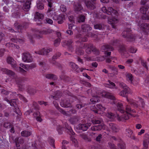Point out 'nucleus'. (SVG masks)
Returning a JSON list of instances; mask_svg holds the SVG:
<instances>
[{
    "label": "nucleus",
    "instance_id": "f257e3e1",
    "mask_svg": "<svg viewBox=\"0 0 149 149\" xmlns=\"http://www.w3.org/2000/svg\"><path fill=\"white\" fill-rule=\"evenodd\" d=\"M102 95L105 97L110 99L113 101L112 104H114L117 107L118 110L121 113L122 115L117 114L116 116L111 112L108 113L106 115L107 117L111 120L114 119L116 117L119 121H125L126 120L128 119L131 117H135L136 115L133 114L136 113V111L132 109L129 105H127L125 107V111L124 110L123 104L118 100H117L115 97L112 94L108 92L103 93Z\"/></svg>",
    "mask_w": 149,
    "mask_h": 149
},
{
    "label": "nucleus",
    "instance_id": "f03ea898",
    "mask_svg": "<svg viewBox=\"0 0 149 149\" xmlns=\"http://www.w3.org/2000/svg\"><path fill=\"white\" fill-rule=\"evenodd\" d=\"M101 11L103 13H105L109 15H110L111 17L109 18V17L104 15L101 16L104 19H105L107 18H108V23L111 25L112 27L115 28L116 27V24L118 22V19L115 17L118 15V12L115 10H114L112 8L109 7L107 9L105 6L103 7Z\"/></svg>",
    "mask_w": 149,
    "mask_h": 149
},
{
    "label": "nucleus",
    "instance_id": "7ed1b4c3",
    "mask_svg": "<svg viewBox=\"0 0 149 149\" xmlns=\"http://www.w3.org/2000/svg\"><path fill=\"white\" fill-rule=\"evenodd\" d=\"M101 121L100 118L93 115H90L87 117V123L85 124H79L77 126V128L79 130L86 131L91 126L92 123L93 124H100Z\"/></svg>",
    "mask_w": 149,
    "mask_h": 149
},
{
    "label": "nucleus",
    "instance_id": "20e7f679",
    "mask_svg": "<svg viewBox=\"0 0 149 149\" xmlns=\"http://www.w3.org/2000/svg\"><path fill=\"white\" fill-rule=\"evenodd\" d=\"M82 42H83L80 41H77L76 42V43L77 45L79 46L76 49V54L79 55H83L84 54V51L82 50V49H86L85 51L86 53L88 54H90L93 48V44L91 43H84Z\"/></svg>",
    "mask_w": 149,
    "mask_h": 149
},
{
    "label": "nucleus",
    "instance_id": "39448f33",
    "mask_svg": "<svg viewBox=\"0 0 149 149\" xmlns=\"http://www.w3.org/2000/svg\"><path fill=\"white\" fill-rule=\"evenodd\" d=\"M47 14L49 17H52L54 20H58V24H62L65 18V15L63 14H61L58 15L56 12L51 9L48 10Z\"/></svg>",
    "mask_w": 149,
    "mask_h": 149
},
{
    "label": "nucleus",
    "instance_id": "423d86ee",
    "mask_svg": "<svg viewBox=\"0 0 149 149\" xmlns=\"http://www.w3.org/2000/svg\"><path fill=\"white\" fill-rule=\"evenodd\" d=\"M35 33L34 34V35H31L29 33L28 34V36L29 38L30 39V41L33 43V38L34 37H36L37 38H40L42 37V35L39 34L37 35V34H47L50 33L51 30H48L46 29H43L41 31L38 30L36 29H35Z\"/></svg>",
    "mask_w": 149,
    "mask_h": 149
},
{
    "label": "nucleus",
    "instance_id": "0eeeda50",
    "mask_svg": "<svg viewBox=\"0 0 149 149\" xmlns=\"http://www.w3.org/2000/svg\"><path fill=\"white\" fill-rule=\"evenodd\" d=\"M139 100L138 101H136L133 99L127 98V101L129 103L135 107H137L139 106L143 107L145 105V103L141 97H139Z\"/></svg>",
    "mask_w": 149,
    "mask_h": 149
},
{
    "label": "nucleus",
    "instance_id": "6e6552de",
    "mask_svg": "<svg viewBox=\"0 0 149 149\" xmlns=\"http://www.w3.org/2000/svg\"><path fill=\"white\" fill-rule=\"evenodd\" d=\"M131 31L130 28H127L125 31H123L122 35L123 37L127 38L128 41L132 42L135 40L136 38L134 35L130 33Z\"/></svg>",
    "mask_w": 149,
    "mask_h": 149
},
{
    "label": "nucleus",
    "instance_id": "1a4fd4ad",
    "mask_svg": "<svg viewBox=\"0 0 149 149\" xmlns=\"http://www.w3.org/2000/svg\"><path fill=\"white\" fill-rule=\"evenodd\" d=\"M101 49L102 51L104 52V56L105 57H109L111 54V52L109 51H113L114 50V48L111 46L108 45H105L102 46L101 47Z\"/></svg>",
    "mask_w": 149,
    "mask_h": 149
},
{
    "label": "nucleus",
    "instance_id": "9d476101",
    "mask_svg": "<svg viewBox=\"0 0 149 149\" xmlns=\"http://www.w3.org/2000/svg\"><path fill=\"white\" fill-rule=\"evenodd\" d=\"M17 101L18 100L16 99H12L10 101L9 104L11 106L14 107L13 109V111L17 114L20 116L22 114V113L19 107L17 105Z\"/></svg>",
    "mask_w": 149,
    "mask_h": 149
},
{
    "label": "nucleus",
    "instance_id": "9b49d317",
    "mask_svg": "<svg viewBox=\"0 0 149 149\" xmlns=\"http://www.w3.org/2000/svg\"><path fill=\"white\" fill-rule=\"evenodd\" d=\"M95 36L94 34L91 32H89L87 34L86 36H84L83 35L79 34L76 36L77 38L79 39L78 41H80L82 42H85L87 41L88 38L87 37H92Z\"/></svg>",
    "mask_w": 149,
    "mask_h": 149
},
{
    "label": "nucleus",
    "instance_id": "f8f14e48",
    "mask_svg": "<svg viewBox=\"0 0 149 149\" xmlns=\"http://www.w3.org/2000/svg\"><path fill=\"white\" fill-rule=\"evenodd\" d=\"M52 48L49 47L43 48L40 50L35 51V53L37 54L41 55H47L48 53L52 51Z\"/></svg>",
    "mask_w": 149,
    "mask_h": 149
},
{
    "label": "nucleus",
    "instance_id": "ddd939ff",
    "mask_svg": "<svg viewBox=\"0 0 149 149\" xmlns=\"http://www.w3.org/2000/svg\"><path fill=\"white\" fill-rule=\"evenodd\" d=\"M22 59L23 61L25 62H31L33 60L31 55L29 52L23 53Z\"/></svg>",
    "mask_w": 149,
    "mask_h": 149
},
{
    "label": "nucleus",
    "instance_id": "4468645a",
    "mask_svg": "<svg viewBox=\"0 0 149 149\" xmlns=\"http://www.w3.org/2000/svg\"><path fill=\"white\" fill-rule=\"evenodd\" d=\"M97 108L94 109L93 111L96 113L100 114L104 111H105L106 108L104 106H103L100 104H97L96 105Z\"/></svg>",
    "mask_w": 149,
    "mask_h": 149
},
{
    "label": "nucleus",
    "instance_id": "2eb2a0df",
    "mask_svg": "<svg viewBox=\"0 0 149 149\" xmlns=\"http://www.w3.org/2000/svg\"><path fill=\"white\" fill-rule=\"evenodd\" d=\"M148 8L147 7L143 6L140 9L141 13L145 14L142 16V17L143 19L149 20V15L146 14Z\"/></svg>",
    "mask_w": 149,
    "mask_h": 149
},
{
    "label": "nucleus",
    "instance_id": "dca6fc26",
    "mask_svg": "<svg viewBox=\"0 0 149 149\" xmlns=\"http://www.w3.org/2000/svg\"><path fill=\"white\" fill-rule=\"evenodd\" d=\"M73 41L72 40L69 39L68 40L65 41L63 42V45L67 46L68 48V50L71 52H73L74 50V47L72 45Z\"/></svg>",
    "mask_w": 149,
    "mask_h": 149
},
{
    "label": "nucleus",
    "instance_id": "f3484780",
    "mask_svg": "<svg viewBox=\"0 0 149 149\" xmlns=\"http://www.w3.org/2000/svg\"><path fill=\"white\" fill-rule=\"evenodd\" d=\"M20 66L19 67L18 70L19 72L25 75L26 74V71L24 69L28 71L27 66L28 65H24L23 63L19 64Z\"/></svg>",
    "mask_w": 149,
    "mask_h": 149
},
{
    "label": "nucleus",
    "instance_id": "a211bd4d",
    "mask_svg": "<svg viewBox=\"0 0 149 149\" xmlns=\"http://www.w3.org/2000/svg\"><path fill=\"white\" fill-rule=\"evenodd\" d=\"M24 82V79L23 78H20L19 79L18 81H16L19 89L20 91H22L25 89V86L23 84Z\"/></svg>",
    "mask_w": 149,
    "mask_h": 149
},
{
    "label": "nucleus",
    "instance_id": "6ab92c4d",
    "mask_svg": "<svg viewBox=\"0 0 149 149\" xmlns=\"http://www.w3.org/2000/svg\"><path fill=\"white\" fill-rule=\"evenodd\" d=\"M130 89L128 87H126L119 93V95L122 96L127 97L128 95L130 93Z\"/></svg>",
    "mask_w": 149,
    "mask_h": 149
},
{
    "label": "nucleus",
    "instance_id": "aec40b11",
    "mask_svg": "<svg viewBox=\"0 0 149 149\" xmlns=\"http://www.w3.org/2000/svg\"><path fill=\"white\" fill-rule=\"evenodd\" d=\"M83 8L81 4L79 2L75 3L74 5V10L76 13H78V12H81L83 10Z\"/></svg>",
    "mask_w": 149,
    "mask_h": 149
},
{
    "label": "nucleus",
    "instance_id": "412c9836",
    "mask_svg": "<svg viewBox=\"0 0 149 149\" xmlns=\"http://www.w3.org/2000/svg\"><path fill=\"white\" fill-rule=\"evenodd\" d=\"M7 63L11 65V66L13 68L16 67L17 64L16 61L11 57H8L6 60Z\"/></svg>",
    "mask_w": 149,
    "mask_h": 149
},
{
    "label": "nucleus",
    "instance_id": "4be33fe9",
    "mask_svg": "<svg viewBox=\"0 0 149 149\" xmlns=\"http://www.w3.org/2000/svg\"><path fill=\"white\" fill-rule=\"evenodd\" d=\"M61 53L60 52L56 53L55 55H54L52 57V60L54 61L52 63L55 65L58 68H60L61 66V65L58 63H57L54 60L57 59L58 57H60L61 55Z\"/></svg>",
    "mask_w": 149,
    "mask_h": 149
},
{
    "label": "nucleus",
    "instance_id": "5701e85b",
    "mask_svg": "<svg viewBox=\"0 0 149 149\" xmlns=\"http://www.w3.org/2000/svg\"><path fill=\"white\" fill-rule=\"evenodd\" d=\"M60 105L63 107L67 108L72 107V105L69 100H62L60 102Z\"/></svg>",
    "mask_w": 149,
    "mask_h": 149
},
{
    "label": "nucleus",
    "instance_id": "b1692460",
    "mask_svg": "<svg viewBox=\"0 0 149 149\" xmlns=\"http://www.w3.org/2000/svg\"><path fill=\"white\" fill-rule=\"evenodd\" d=\"M126 134L127 135L132 139L135 140L136 139V137L133 135V132L130 128L127 129L125 130Z\"/></svg>",
    "mask_w": 149,
    "mask_h": 149
},
{
    "label": "nucleus",
    "instance_id": "393cba45",
    "mask_svg": "<svg viewBox=\"0 0 149 149\" xmlns=\"http://www.w3.org/2000/svg\"><path fill=\"white\" fill-rule=\"evenodd\" d=\"M53 103L56 109H57L61 113L64 115L66 116H67L68 115V114L66 111L59 107L58 103L56 101H53Z\"/></svg>",
    "mask_w": 149,
    "mask_h": 149
},
{
    "label": "nucleus",
    "instance_id": "a878e982",
    "mask_svg": "<svg viewBox=\"0 0 149 149\" xmlns=\"http://www.w3.org/2000/svg\"><path fill=\"white\" fill-rule=\"evenodd\" d=\"M145 136H146V139L144 140L143 145V148L142 149H147L148 148V145L149 144V135L148 134H145Z\"/></svg>",
    "mask_w": 149,
    "mask_h": 149
},
{
    "label": "nucleus",
    "instance_id": "bb28decb",
    "mask_svg": "<svg viewBox=\"0 0 149 149\" xmlns=\"http://www.w3.org/2000/svg\"><path fill=\"white\" fill-rule=\"evenodd\" d=\"M31 3V1L30 0L26 1L24 3L22 7V9L24 11H28L30 10V5Z\"/></svg>",
    "mask_w": 149,
    "mask_h": 149
},
{
    "label": "nucleus",
    "instance_id": "cd10ccee",
    "mask_svg": "<svg viewBox=\"0 0 149 149\" xmlns=\"http://www.w3.org/2000/svg\"><path fill=\"white\" fill-rule=\"evenodd\" d=\"M85 3L87 8L89 10H92L95 8V5L90 1H86Z\"/></svg>",
    "mask_w": 149,
    "mask_h": 149
},
{
    "label": "nucleus",
    "instance_id": "c85d7f7f",
    "mask_svg": "<svg viewBox=\"0 0 149 149\" xmlns=\"http://www.w3.org/2000/svg\"><path fill=\"white\" fill-rule=\"evenodd\" d=\"M44 15L42 13L39 12H36L35 14V20L36 21H41L44 18Z\"/></svg>",
    "mask_w": 149,
    "mask_h": 149
},
{
    "label": "nucleus",
    "instance_id": "c756f323",
    "mask_svg": "<svg viewBox=\"0 0 149 149\" xmlns=\"http://www.w3.org/2000/svg\"><path fill=\"white\" fill-rule=\"evenodd\" d=\"M81 29L83 32H88L90 31L92 28L89 24H84L81 25Z\"/></svg>",
    "mask_w": 149,
    "mask_h": 149
},
{
    "label": "nucleus",
    "instance_id": "7c9ffc66",
    "mask_svg": "<svg viewBox=\"0 0 149 149\" xmlns=\"http://www.w3.org/2000/svg\"><path fill=\"white\" fill-rule=\"evenodd\" d=\"M14 26L18 31L21 32L22 30L24 29H25L27 27L26 25H22V24H19L18 23L16 22L14 24Z\"/></svg>",
    "mask_w": 149,
    "mask_h": 149
},
{
    "label": "nucleus",
    "instance_id": "2f4dec72",
    "mask_svg": "<svg viewBox=\"0 0 149 149\" xmlns=\"http://www.w3.org/2000/svg\"><path fill=\"white\" fill-rule=\"evenodd\" d=\"M63 124H64V125L65 126L66 129L68 130L67 132L69 134L72 135H74L75 134V133L72 130L71 127L69 126L67 123L65 122L64 123H63Z\"/></svg>",
    "mask_w": 149,
    "mask_h": 149
},
{
    "label": "nucleus",
    "instance_id": "473e14b6",
    "mask_svg": "<svg viewBox=\"0 0 149 149\" xmlns=\"http://www.w3.org/2000/svg\"><path fill=\"white\" fill-rule=\"evenodd\" d=\"M1 71L4 74L10 76H13L15 74V73L13 72L6 68H2L1 69Z\"/></svg>",
    "mask_w": 149,
    "mask_h": 149
},
{
    "label": "nucleus",
    "instance_id": "72a5a7b5",
    "mask_svg": "<svg viewBox=\"0 0 149 149\" xmlns=\"http://www.w3.org/2000/svg\"><path fill=\"white\" fill-rule=\"evenodd\" d=\"M14 143L15 144L16 147H19L20 146L19 144H22L24 142V140L22 139H20L19 140L18 137L15 138L14 140Z\"/></svg>",
    "mask_w": 149,
    "mask_h": 149
},
{
    "label": "nucleus",
    "instance_id": "f704fd0d",
    "mask_svg": "<svg viewBox=\"0 0 149 149\" xmlns=\"http://www.w3.org/2000/svg\"><path fill=\"white\" fill-rule=\"evenodd\" d=\"M104 126L102 125H94L91 127V129L92 131H100L103 128Z\"/></svg>",
    "mask_w": 149,
    "mask_h": 149
},
{
    "label": "nucleus",
    "instance_id": "c9c22d12",
    "mask_svg": "<svg viewBox=\"0 0 149 149\" xmlns=\"http://www.w3.org/2000/svg\"><path fill=\"white\" fill-rule=\"evenodd\" d=\"M33 116L36 118V120L39 122H41L42 120L41 117L40 112L38 111L35 112L33 114Z\"/></svg>",
    "mask_w": 149,
    "mask_h": 149
},
{
    "label": "nucleus",
    "instance_id": "e433bc0d",
    "mask_svg": "<svg viewBox=\"0 0 149 149\" xmlns=\"http://www.w3.org/2000/svg\"><path fill=\"white\" fill-rule=\"evenodd\" d=\"M79 117L77 116H74L71 118L69 120L70 123L73 125L76 124L79 120Z\"/></svg>",
    "mask_w": 149,
    "mask_h": 149
},
{
    "label": "nucleus",
    "instance_id": "4c0bfd02",
    "mask_svg": "<svg viewBox=\"0 0 149 149\" xmlns=\"http://www.w3.org/2000/svg\"><path fill=\"white\" fill-rule=\"evenodd\" d=\"M62 95V93L60 91H57L55 93L54 96L51 95V98L58 100Z\"/></svg>",
    "mask_w": 149,
    "mask_h": 149
},
{
    "label": "nucleus",
    "instance_id": "58836bf2",
    "mask_svg": "<svg viewBox=\"0 0 149 149\" xmlns=\"http://www.w3.org/2000/svg\"><path fill=\"white\" fill-rule=\"evenodd\" d=\"M70 65L73 70L76 72L78 73L80 72V68H79L78 66L74 63L71 62L70 63Z\"/></svg>",
    "mask_w": 149,
    "mask_h": 149
},
{
    "label": "nucleus",
    "instance_id": "ea45409f",
    "mask_svg": "<svg viewBox=\"0 0 149 149\" xmlns=\"http://www.w3.org/2000/svg\"><path fill=\"white\" fill-rule=\"evenodd\" d=\"M80 136L82 138L86 141H91V139L88 136L87 134L86 133L80 134Z\"/></svg>",
    "mask_w": 149,
    "mask_h": 149
},
{
    "label": "nucleus",
    "instance_id": "a19ab883",
    "mask_svg": "<svg viewBox=\"0 0 149 149\" xmlns=\"http://www.w3.org/2000/svg\"><path fill=\"white\" fill-rule=\"evenodd\" d=\"M32 133L31 131L24 130L22 131L21 133L22 136L24 137H27L31 135Z\"/></svg>",
    "mask_w": 149,
    "mask_h": 149
},
{
    "label": "nucleus",
    "instance_id": "79ce46f5",
    "mask_svg": "<svg viewBox=\"0 0 149 149\" xmlns=\"http://www.w3.org/2000/svg\"><path fill=\"white\" fill-rule=\"evenodd\" d=\"M45 76L46 78L49 79H53L56 80L57 79V77L55 75L51 74H47L45 75Z\"/></svg>",
    "mask_w": 149,
    "mask_h": 149
},
{
    "label": "nucleus",
    "instance_id": "37998d69",
    "mask_svg": "<svg viewBox=\"0 0 149 149\" xmlns=\"http://www.w3.org/2000/svg\"><path fill=\"white\" fill-rule=\"evenodd\" d=\"M100 97L97 95L93 96L92 98L90 99V101L92 104H94L100 101Z\"/></svg>",
    "mask_w": 149,
    "mask_h": 149
},
{
    "label": "nucleus",
    "instance_id": "c03bdc74",
    "mask_svg": "<svg viewBox=\"0 0 149 149\" xmlns=\"http://www.w3.org/2000/svg\"><path fill=\"white\" fill-rule=\"evenodd\" d=\"M109 127L114 132H116L117 131V127L116 125L112 123H109Z\"/></svg>",
    "mask_w": 149,
    "mask_h": 149
},
{
    "label": "nucleus",
    "instance_id": "a18cd8bd",
    "mask_svg": "<svg viewBox=\"0 0 149 149\" xmlns=\"http://www.w3.org/2000/svg\"><path fill=\"white\" fill-rule=\"evenodd\" d=\"M27 92L30 95H34L36 93L35 89L29 86L27 88Z\"/></svg>",
    "mask_w": 149,
    "mask_h": 149
},
{
    "label": "nucleus",
    "instance_id": "49530a36",
    "mask_svg": "<svg viewBox=\"0 0 149 149\" xmlns=\"http://www.w3.org/2000/svg\"><path fill=\"white\" fill-rule=\"evenodd\" d=\"M85 19V16L82 15H79L77 17L78 22L79 23L84 22Z\"/></svg>",
    "mask_w": 149,
    "mask_h": 149
},
{
    "label": "nucleus",
    "instance_id": "de8ad7c7",
    "mask_svg": "<svg viewBox=\"0 0 149 149\" xmlns=\"http://www.w3.org/2000/svg\"><path fill=\"white\" fill-rule=\"evenodd\" d=\"M64 129V128L61 125H58L57 126L56 130L58 134H62Z\"/></svg>",
    "mask_w": 149,
    "mask_h": 149
},
{
    "label": "nucleus",
    "instance_id": "09e8293b",
    "mask_svg": "<svg viewBox=\"0 0 149 149\" xmlns=\"http://www.w3.org/2000/svg\"><path fill=\"white\" fill-rule=\"evenodd\" d=\"M13 93L15 96L18 95L20 99L24 102H28L27 100L22 95L20 94H17L15 92H13Z\"/></svg>",
    "mask_w": 149,
    "mask_h": 149
},
{
    "label": "nucleus",
    "instance_id": "8fccbe9b",
    "mask_svg": "<svg viewBox=\"0 0 149 149\" xmlns=\"http://www.w3.org/2000/svg\"><path fill=\"white\" fill-rule=\"evenodd\" d=\"M108 82L109 84L106 85V87L111 89L115 88L116 85L114 83L111 81L110 80H108Z\"/></svg>",
    "mask_w": 149,
    "mask_h": 149
},
{
    "label": "nucleus",
    "instance_id": "3c124183",
    "mask_svg": "<svg viewBox=\"0 0 149 149\" xmlns=\"http://www.w3.org/2000/svg\"><path fill=\"white\" fill-rule=\"evenodd\" d=\"M118 146L120 149H125V144L122 141L117 144Z\"/></svg>",
    "mask_w": 149,
    "mask_h": 149
},
{
    "label": "nucleus",
    "instance_id": "603ef678",
    "mask_svg": "<svg viewBox=\"0 0 149 149\" xmlns=\"http://www.w3.org/2000/svg\"><path fill=\"white\" fill-rule=\"evenodd\" d=\"M6 46L7 47H8L9 48H10L11 47H16L17 49H18L19 47L17 45H15L12 43H7L6 44Z\"/></svg>",
    "mask_w": 149,
    "mask_h": 149
},
{
    "label": "nucleus",
    "instance_id": "864d4df0",
    "mask_svg": "<svg viewBox=\"0 0 149 149\" xmlns=\"http://www.w3.org/2000/svg\"><path fill=\"white\" fill-rule=\"evenodd\" d=\"M70 139L72 141V143L75 147L78 146V142L77 140L75 139L73 136H71Z\"/></svg>",
    "mask_w": 149,
    "mask_h": 149
},
{
    "label": "nucleus",
    "instance_id": "5fc2aeb1",
    "mask_svg": "<svg viewBox=\"0 0 149 149\" xmlns=\"http://www.w3.org/2000/svg\"><path fill=\"white\" fill-rule=\"evenodd\" d=\"M119 41L117 39H113L111 41L110 44L113 45L115 46H118L119 45Z\"/></svg>",
    "mask_w": 149,
    "mask_h": 149
},
{
    "label": "nucleus",
    "instance_id": "6e6d98bb",
    "mask_svg": "<svg viewBox=\"0 0 149 149\" xmlns=\"http://www.w3.org/2000/svg\"><path fill=\"white\" fill-rule=\"evenodd\" d=\"M141 63L142 65H143L146 69L147 71L148 70V68L147 66V63L146 61L142 59L141 58H140Z\"/></svg>",
    "mask_w": 149,
    "mask_h": 149
},
{
    "label": "nucleus",
    "instance_id": "4d7b16f0",
    "mask_svg": "<svg viewBox=\"0 0 149 149\" xmlns=\"http://www.w3.org/2000/svg\"><path fill=\"white\" fill-rule=\"evenodd\" d=\"M92 52H93L94 54L96 55H98L100 54V52L99 50L94 47L93 45V48H92Z\"/></svg>",
    "mask_w": 149,
    "mask_h": 149
},
{
    "label": "nucleus",
    "instance_id": "13d9d810",
    "mask_svg": "<svg viewBox=\"0 0 149 149\" xmlns=\"http://www.w3.org/2000/svg\"><path fill=\"white\" fill-rule=\"evenodd\" d=\"M108 67L109 69H111L112 70L116 72V74H117V69L115 66L110 65H108Z\"/></svg>",
    "mask_w": 149,
    "mask_h": 149
},
{
    "label": "nucleus",
    "instance_id": "bf43d9fd",
    "mask_svg": "<svg viewBox=\"0 0 149 149\" xmlns=\"http://www.w3.org/2000/svg\"><path fill=\"white\" fill-rule=\"evenodd\" d=\"M119 52L121 53H125L126 52V49L125 46L123 45H120L119 47Z\"/></svg>",
    "mask_w": 149,
    "mask_h": 149
},
{
    "label": "nucleus",
    "instance_id": "052dcab7",
    "mask_svg": "<svg viewBox=\"0 0 149 149\" xmlns=\"http://www.w3.org/2000/svg\"><path fill=\"white\" fill-rule=\"evenodd\" d=\"M48 140L50 145L52 146L54 148H55V145L54 144V139L52 138L49 137V138Z\"/></svg>",
    "mask_w": 149,
    "mask_h": 149
},
{
    "label": "nucleus",
    "instance_id": "680f3d73",
    "mask_svg": "<svg viewBox=\"0 0 149 149\" xmlns=\"http://www.w3.org/2000/svg\"><path fill=\"white\" fill-rule=\"evenodd\" d=\"M126 77L128 81L131 82H132L133 76L131 73H128L126 75Z\"/></svg>",
    "mask_w": 149,
    "mask_h": 149
},
{
    "label": "nucleus",
    "instance_id": "e2e57ef3",
    "mask_svg": "<svg viewBox=\"0 0 149 149\" xmlns=\"http://www.w3.org/2000/svg\"><path fill=\"white\" fill-rule=\"evenodd\" d=\"M61 41L60 38H57L55 40L54 42V45L55 46L57 47L59 45Z\"/></svg>",
    "mask_w": 149,
    "mask_h": 149
},
{
    "label": "nucleus",
    "instance_id": "0e129e2a",
    "mask_svg": "<svg viewBox=\"0 0 149 149\" xmlns=\"http://www.w3.org/2000/svg\"><path fill=\"white\" fill-rule=\"evenodd\" d=\"M36 67V64L35 63H33L29 65H28V70L29 69H32Z\"/></svg>",
    "mask_w": 149,
    "mask_h": 149
},
{
    "label": "nucleus",
    "instance_id": "69168bd1",
    "mask_svg": "<svg viewBox=\"0 0 149 149\" xmlns=\"http://www.w3.org/2000/svg\"><path fill=\"white\" fill-rule=\"evenodd\" d=\"M37 7L40 10H42L44 8V5L42 3H37Z\"/></svg>",
    "mask_w": 149,
    "mask_h": 149
},
{
    "label": "nucleus",
    "instance_id": "338daca9",
    "mask_svg": "<svg viewBox=\"0 0 149 149\" xmlns=\"http://www.w3.org/2000/svg\"><path fill=\"white\" fill-rule=\"evenodd\" d=\"M11 40L13 42L17 43V42H20L22 41V40L15 38H11Z\"/></svg>",
    "mask_w": 149,
    "mask_h": 149
},
{
    "label": "nucleus",
    "instance_id": "774afa93",
    "mask_svg": "<svg viewBox=\"0 0 149 149\" xmlns=\"http://www.w3.org/2000/svg\"><path fill=\"white\" fill-rule=\"evenodd\" d=\"M108 145L111 149H117L116 146L114 144L111 142H108Z\"/></svg>",
    "mask_w": 149,
    "mask_h": 149
}]
</instances>
